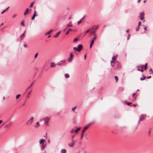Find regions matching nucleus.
I'll return each mask as SVG.
<instances>
[{
	"mask_svg": "<svg viewBox=\"0 0 153 153\" xmlns=\"http://www.w3.org/2000/svg\"><path fill=\"white\" fill-rule=\"evenodd\" d=\"M34 119L33 117H31L30 119L28 120L26 123V124L29 126L31 125Z\"/></svg>",
	"mask_w": 153,
	"mask_h": 153,
	"instance_id": "nucleus-2",
	"label": "nucleus"
},
{
	"mask_svg": "<svg viewBox=\"0 0 153 153\" xmlns=\"http://www.w3.org/2000/svg\"><path fill=\"white\" fill-rule=\"evenodd\" d=\"M53 31V30H51L48 31V32H47L46 33L45 35L48 34H49L52 31Z\"/></svg>",
	"mask_w": 153,
	"mask_h": 153,
	"instance_id": "nucleus-30",
	"label": "nucleus"
},
{
	"mask_svg": "<svg viewBox=\"0 0 153 153\" xmlns=\"http://www.w3.org/2000/svg\"><path fill=\"white\" fill-rule=\"evenodd\" d=\"M149 71H152V69L151 68H150L149 69Z\"/></svg>",
	"mask_w": 153,
	"mask_h": 153,
	"instance_id": "nucleus-51",
	"label": "nucleus"
},
{
	"mask_svg": "<svg viewBox=\"0 0 153 153\" xmlns=\"http://www.w3.org/2000/svg\"><path fill=\"white\" fill-rule=\"evenodd\" d=\"M75 144V142L74 140H71V143H69L68 146H69L71 147H73L74 146Z\"/></svg>",
	"mask_w": 153,
	"mask_h": 153,
	"instance_id": "nucleus-8",
	"label": "nucleus"
},
{
	"mask_svg": "<svg viewBox=\"0 0 153 153\" xmlns=\"http://www.w3.org/2000/svg\"><path fill=\"white\" fill-rule=\"evenodd\" d=\"M139 27L138 26H137L136 27V31H137L139 29Z\"/></svg>",
	"mask_w": 153,
	"mask_h": 153,
	"instance_id": "nucleus-42",
	"label": "nucleus"
},
{
	"mask_svg": "<svg viewBox=\"0 0 153 153\" xmlns=\"http://www.w3.org/2000/svg\"><path fill=\"white\" fill-rule=\"evenodd\" d=\"M77 40V38H75V39H74L73 40V42H75Z\"/></svg>",
	"mask_w": 153,
	"mask_h": 153,
	"instance_id": "nucleus-38",
	"label": "nucleus"
},
{
	"mask_svg": "<svg viewBox=\"0 0 153 153\" xmlns=\"http://www.w3.org/2000/svg\"><path fill=\"white\" fill-rule=\"evenodd\" d=\"M13 123V122L10 121L8 124L5 126V127L6 128H9L12 124Z\"/></svg>",
	"mask_w": 153,
	"mask_h": 153,
	"instance_id": "nucleus-12",
	"label": "nucleus"
},
{
	"mask_svg": "<svg viewBox=\"0 0 153 153\" xmlns=\"http://www.w3.org/2000/svg\"><path fill=\"white\" fill-rule=\"evenodd\" d=\"M50 64V67H54L56 66V64L54 62H51Z\"/></svg>",
	"mask_w": 153,
	"mask_h": 153,
	"instance_id": "nucleus-14",
	"label": "nucleus"
},
{
	"mask_svg": "<svg viewBox=\"0 0 153 153\" xmlns=\"http://www.w3.org/2000/svg\"><path fill=\"white\" fill-rule=\"evenodd\" d=\"M117 55H114V56H113L112 57V59L113 60H115L117 57Z\"/></svg>",
	"mask_w": 153,
	"mask_h": 153,
	"instance_id": "nucleus-22",
	"label": "nucleus"
},
{
	"mask_svg": "<svg viewBox=\"0 0 153 153\" xmlns=\"http://www.w3.org/2000/svg\"><path fill=\"white\" fill-rule=\"evenodd\" d=\"M45 141V140L44 139H42L40 140L39 141V143L40 144H41L42 143V142H44Z\"/></svg>",
	"mask_w": 153,
	"mask_h": 153,
	"instance_id": "nucleus-24",
	"label": "nucleus"
},
{
	"mask_svg": "<svg viewBox=\"0 0 153 153\" xmlns=\"http://www.w3.org/2000/svg\"><path fill=\"white\" fill-rule=\"evenodd\" d=\"M34 3V2H32L31 4H30V7H33Z\"/></svg>",
	"mask_w": 153,
	"mask_h": 153,
	"instance_id": "nucleus-36",
	"label": "nucleus"
},
{
	"mask_svg": "<svg viewBox=\"0 0 153 153\" xmlns=\"http://www.w3.org/2000/svg\"><path fill=\"white\" fill-rule=\"evenodd\" d=\"M72 30V29H69L66 32V33H65V34L67 35L68 34V33H69V31H71Z\"/></svg>",
	"mask_w": 153,
	"mask_h": 153,
	"instance_id": "nucleus-29",
	"label": "nucleus"
},
{
	"mask_svg": "<svg viewBox=\"0 0 153 153\" xmlns=\"http://www.w3.org/2000/svg\"><path fill=\"white\" fill-rule=\"evenodd\" d=\"M33 82L31 84V85L29 86L28 88H31V86L33 85Z\"/></svg>",
	"mask_w": 153,
	"mask_h": 153,
	"instance_id": "nucleus-44",
	"label": "nucleus"
},
{
	"mask_svg": "<svg viewBox=\"0 0 153 153\" xmlns=\"http://www.w3.org/2000/svg\"><path fill=\"white\" fill-rule=\"evenodd\" d=\"M99 28V26H97L95 27V31H93L91 32V34H94L95 33V32L96 31V30L98 29Z\"/></svg>",
	"mask_w": 153,
	"mask_h": 153,
	"instance_id": "nucleus-15",
	"label": "nucleus"
},
{
	"mask_svg": "<svg viewBox=\"0 0 153 153\" xmlns=\"http://www.w3.org/2000/svg\"><path fill=\"white\" fill-rule=\"evenodd\" d=\"M61 32V31H59V32H57V33L54 36V37H57L58 36L59 34Z\"/></svg>",
	"mask_w": 153,
	"mask_h": 153,
	"instance_id": "nucleus-21",
	"label": "nucleus"
},
{
	"mask_svg": "<svg viewBox=\"0 0 153 153\" xmlns=\"http://www.w3.org/2000/svg\"><path fill=\"white\" fill-rule=\"evenodd\" d=\"M147 63H146L144 65V66L147 67Z\"/></svg>",
	"mask_w": 153,
	"mask_h": 153,
	"instance_id": "nucleus-54",
	"label": "nucleus"
},
{
	"mask_svg": "<svg viewBox=\"0 0 153 153\" xmlns=\"http://www.w3.org/2000/svg\"><path fill=\"white\" fill-rule=\"evenodd\" d=\"M89 31V30L88 29V30H87V31H86L85 32V33H88Z\"/></svg>",
	"mask_w": 153,
	"mask_h": 153,
	"instance_id": "nucleus-50",
	"label": "nucleus"
},
{
	"mask_svg": "<svg viewBox=\"0 0 153 153\" xmlns=\"http://www.w3.org/2000/svg\"><path fill=\"white\" fill-rule=\"evenodd\" d=\"M78 153H86V152L83 148H82L79 149Z\"/></svg>",
	"mask_w": 153,
	"mask_h": 153,
	"instance_id": "nucleus-10",
	"label": "nucleus"
},
{
	"mask_svg": "<svg viewBox=\"0 0 153 153\" xmlns=\"http://www.w3.org/2000/svg\"><path fill=\"white\" fill-rule=\"evenodd\" d=\"M139 67H140V68H143V65H139L137 66V68H139Z\"/></svg>",
	"mask_w": 153,
	"mask_h": 153,
	"instance_id": "nucleus-33",
	"label": "nucleus"
},
{
	"mask_svg": "<svg viewBox=\"0 0 153 153\" xmlns=\"http://www.w3.org/2000/svg\"><path fill=\"white\" fill-rule=\"evenodd\" d=\"M138 68L137 69V70L138 71H140V69H139V68Z\"/></svg>",
	"mask_w": 153,
	"mask_h": 153,
	"instance_id": "nucleus-62",
	"label": "nucleus"
},
{
	"mask_svg": "<svg viewBox=\"0 0 153 153\" xmlns=\"http://www.w3.org/2000/svg\"><path fill=\"white\" fill-rule=\"evenodd\" d=\"M82 21H81V20H80L78 22V25H79V24H80L81 22H82Z\"/></svg>",
	"mask_w": 153,
	"mask_h": 153,
	"instance_id": "nucleus-47",
	"label": "nucleus"
},
{
	"mask_svg": "<svg viewBox=\"0 0 153 153\" xmlns=\"http://www.w3.org/2000/svg\"><path fill=\"white\" fill-rule=\"evenodd\" d=\"M146 27H144V30H146Z\"/></svg>",
	"mask_w": 153,
	"mask_h": 153,
	"instance_id": "nucleus-63",
	"label": "nucleus"
},
{
	"mask_svg": "<svg viewBox=\"0 0 153 153\" xmlns=\"http://www.w3.org/2000/svg\"><path fill=\"white\" fill-rule=\"evenodd\" d=\"M87 128H88V127H86L85 126L84 128L83 131H82V134H81V137H80V139H82L85 132V130H86Z\"/></svg>",
	"mask_w": 153,
	"mask_h": 153,
	"instance_id": "nucleus-5",
	"label": "nucleus"
},
{
	"mask_svg": "<svg viewBox=\"0 0 153 153\" xmlns=\"http://www.w3.org/2000/svg\"><path fill=\"white\" fill-rule=\"evenodd\" d=\"M36 125H37V126H39V122H37L36 123Z\"/></svg>",
	"mask_w": 153,
	"mask_h": 153,
	"instance_id": "nucleus-48",
	"label": "nucleus"
},
{
	"mask_svg": "<svg viewBox=\"0 0 153 153\" xmlns=\"http://www.w3.org/2000/svg\"><path fill=\"white\" fill-rule=\"evenodd\" d=\"M137 105V104H134L133 105V106L135 107L136 105Z\"/></svg>",
	"mask_w": 153,
	"mask_h": 153,
	"instance_id": "nucleus-60",
	"label": "nucleus"
},
{
	"mask_svg": "<svg viewBox=\"0 0 153 153\" xmlns=\"http://www.w3.org/2000/svg\"><path fill=\"white\" fill-rule=\"evenodd\" d=\"M140 71L141 72H142L143 71V70L142 69L140 70Z\"/></svg>",
	"mask_w": 153,
	"mask_h": 153,
	"instance_id": "nucleus-52",
	"label": "nucleus"
},
{
	"mask_svg": "<svg viewBox=\"0 0 153 153\" xmlns=\"http://www.w3.org/2000/svg\"><path fill=\"white\" fill-rule=\"evenodd\" d=\"M81 128L80 127H79L78 128H76V129L74 131V132L76 133V134H77L78 132V131Z\"/></svg>",
	"mask_w": 153,
	"mask_h": 153,
	"instance_id": "nucleus-19",
	"label": "nucleus"
},
{
	"mask_svg": "<svg viewBox=\"0 0 153 153\" xmlns=\"http://www.w3.org/2000/svg\"><path fill=\"white\" fill-rule=\"evenodd\" d=\"M77 128V127H76V126H75V127H74V128H73L71 129V133H73L74 132V130H75V128Z\"/></svg>",
	"mask_w": 153,
	"mask_h": 153,
	"instance_id": "nucleus-17",
	"label": "nucleus"
},
{
	"mask_svg": "<svg viewBox=\"0 0 153 153\" xmlns=\"http://www.w3.org/2000/svg\"><path fill=\"white\" fill-rule=\"evenodd\" d=\"M131 104V103L130 102H128L127 103V105H130V104Z\"/></svg>",
	"mask_w": 153,
	"mask_h": 153,
	"instance_id": "nucleus-57",
	"label": "nucleus"
},
{
	"mask_svg": "<svg viewBox=\"0 0 153 153\" xmlns=\"http://www.w3.org/2000/svg\"><path fill=\"white\" fill-rule=\"evenodd\" d=\"M75 136V135H73L71 136V140H74V137Z\"/></svg>",
	"mask_w": 153,
	"mask_h": 153,
	"instance_id": "nucleus-46",
	"label": "nucleus"
},
{
	"mask_svg": "<svg viewBox=\"0 0 153 153\" xmlns=\"http://www.w3.org/2000/svg\"><path fill=\"white\" fill-rule=\"evenodd\" d=\"M65 78H68L69 77V74H68L67 73H66L65 74Z\"/></svg>",
	"mask_w": 153,
	"mask_h": 153,
	"instance_id": "nucleus-28",
	"label": "nucleus"
},
{
	"mask_svg": "<svg viewBox=\"0 0 153 153\" xmlns=\"http://www.w3.org/2000/svg\"><path fill=\"white\" fill-rule=\"evenodd\" d=\"M44 120V118H42V119H41L39 121H42Z\"/></svg>",
	"mask_w": 153,
	"mask_h": 153,
	"instance_id": "nucleus-49",
	"label": "nucleus"
},
{
	"mask_svg": "<svg viewBox=\"0 0 153 153\" xmlns=\"http://www.w3.org/2000/svg\"><path fill=\"white\" fill-rule=\"evenodd\" d=\"M111 66H113L114 64V61L112 60L111 61Z\"/></svg>",
	"mask_w": 153,
	"mask_h": 153,
	"instance_id": "nucleus-31",
	"label": "nucleus"
},
{
	"mask_svg": "<svg viewBox=\"0 0 153 153\" xmlns=\"http://www.w3.org/2000/svg\"><path fill=\"white\" fill-rule=\"evenodd\" d=\"M66 150L65 149H62L61 150V153H66Z\"/></svg>",
	"mask_w": 153,
	"mask_h": 153,
	"instance_id": "nucleus-18",
	"label": "nucleus"
},
{
	"mask_svg": "<svg viewBox=\"0 0 153 153\" xmlns=\"http://www.w3.org/2000/svg\"><path fill=\"white\" fill-rule=\"evenodd\" d=\"M25 36V34H24V33H22L21 35L20 36V39L21 40L22 39V37H24Z\"/></svg>",
	"mask_w": 153,
	"mask_h": 153,
	"instance_id": "nucleus-26",
	"label": "nucleus"
},
{
	"mask_svg": "<svg viewBox=\"0 0 153 153\" xmlns=\"http://www.w3.org/2000/svg\"><path fill=\"white\" fill-rule=\"evenodd\" d=\"M29 10V9L28 8H27L26 9V11L24 12V16H25L27 14H28L30 12H28V11Z\"/></svg>",
	"mask_w": 153,
	"mask_h": 153,
	"instance_id": "nucleus-16",
	"label": "nucleus"
},
{
	"mask_svg": "<svg viewBox=\"0 0 153 153\" xmlns=\"http://www.w3.org/2000/svg\"><path fill=\"white\" fill-rule=\"evenodd\" d=\"M66 61L65 60H63L58 62L57 65L59 66H61L65 65Z\"/></svg>",
	"mask_w": 153,
	"mask_h": 153,
	"instance_id": "nucleus-3",
	"label": "nucleus"
},
{
	"mask_svg": "<svg viewBox=\"0 0 153 153\" xmlns=\"http://www.w3.org/2000/svg\"><path fill=\"white\" fill-rule=\"evenodd\" d=\"M136 94V93H133L132 94V97H133V96H134Z\"/></svg>",
	"mask_w": 153,
	"mask_h": 153,
	"instance_id": "nucleus-55",
	"label": "nucleus"
},
{
	"mask_svg": "<svg viewBox=\"0 0 153 153\" xmlns=\"http://www.w3.org/2000/svg\"><path fill=\"white\" fill-rule=\"evenodd\" d=\"M144 14L143 12L141 13L140 15V18L141 20H143V22H144L145 21V20H144Z\"/></svg>",
	"mask_w": 153,
	"mask_h": 153,
	"instance_id": "nucleus-6",
	"label": "nucleus"
},
{
	"mask_svg": "<svg viewBox=\"0 0 153 153\" xmlns=\"http://www.w3.org/2000/svg\"><path fill=\"white\" fill-rule=\"evenodd\" d=\"M130 34H128V37H127V40H128L129 38H130Z\"/></svg>",
	"mask_w": 153,
	"mask_h": 153,
	"instance_id": "nucleus-45",
	"label": "nucleus"
},
{
	"mask_svg": "<svg viewBox=\"0 0 153 153\" xmlns=\"http://www.w3.org/2000/svg\"><path fill=\"white\" fill-rule=\"evenodd\" d=\"M71 22H70L68 25V26L69 27H71L72 26V25L71 24Z\"/></svg>",
	"mask_w": 153,
	"mask_h": 153,
	"instance_id": "nucleus-39",
	"label": "nucleus"
},
{
	"mask_svg": "<svg viewBox=\"0 0 153 153\" xmlns=\"http://www.w3.org/2000/svg\"><path fill=\"white\" fill-rule=\"evenodd\" d=\"M50 118L48 117H46L44 118V124L45 126H48Z\"/></svg>",
	"mask_w": 153,
	"mask_h": 153,
	"instance_id": "nucleus-1",
	"label": "nucleus"
},
{
	"mask_svg": "<svg viewBox=\"0 0 153 153\" xmlns=\"http://www.w3.org/2000/svg\"><path fill=\"white\" fill-rule=\"evenodd\" d=\"M115 79L116 81V82H117L118 81V79L117 77L116 76H115Z\"/></svg>",
	"mask_w": 153,
	"mask_h": 153,
	"instance_id": "nucleus-41",
	"label": "nucleus"
},
{
	"mask_svg": "<svg viewBox=\"0 0 153 153\" xmlns=\"http://www.w3.org/2000/svg\"><path fill=\"white\" fill-rule=\"evenodd\" d=\"M76 108V106H75V107H73V108H72V111H73L74 112V111H75V109Z\"/></svg>",
	"mask_w": 153,
	"mask_h": 153,
	"instance_id": "nucleus-32",
	"label": "nucleus"
},
{
	"mask_svg": "<svg viewBox=\"0 0 153 153\" xmlns=\"http://www.w3.org/2000/svg\"><path fill=\"white\" fill-rule=\"evenodd\" d=\"M20 96H21V95L20 94H19L17 95L16 97V98L17 99H18Z\"/></svg>",
	"mask_w": 153,
	"mask_h": 153,
	"instance_id": "nucleus-35",
	"label": "nucleus"
},
{
	"mask_svg": "<svg viewBox=\"0 0 153 153\" xmlns=\"http://www.w3.org/2000/svg\"><path fill=\"white\" fill-rule=\"evenodd\" d=\"M31 91H30L29 92V93H28V94H30V92H31Z\"/></svg>",
	"mask_w": 153,
	"mask_h": 153,
	"instance_id": "nucleus-64",
	"label": "nucleus"
},
{
	"mask_svg": "<svg viewBox=\"0 0 153 153\" xmlns=\"http://www.w3.org/2000/svg\"><path fill=\"white\" fill-rule=\"evenodd\" d=\"M85 16H84L80 20H81V21H82V20L83 19L85 18Z\"/></svg>",
	"mask_w": 153,
	"mask_h": 153,
	"instance_id": "nucleus-56",
	"label": "nucleus"
},
{
	"mask_svg": "<svg viewBox=\"0 0 153 153\" xmlns=\"http://www.w3.org/2000/svg\"><path fill=\"white\" fill-rule=\"evenodd\" d=\"M97 38V36H95L93 38V39H92V40L91 42V43L90 45V48H91L93 44L94 43V40H95Z\"/></svg>",
	"mask_w": 153,
	"mask_h": 153,
	"instance_id": "nucleus-7",
	"label": "nucleus"
},
{
	"mask_svg": "<svg viewBox=\"0 0 153 153\" xmlns=\"http://www.w3.org/2000/svg\"><path fill=\"white\" fill-rule=\"evenodd\" d=\"M141 24V22H139L138 23V25H140Z\"/></svg>",
	"mask_w": 153,
	"mask_h": 153,
	"instance_id": "nucleus-58",
	"label": "nucleus"
},
{
	"mask_svg": "<svg viewBox=\"0 0 153 153\" xmlns=\"http://www.w3.org/2000/svg\"><path fill=\"white\" fill-rule=\"evenodd\" d=\"M21 25H22L23 26H24L25 25L24 23V21H22L21 23Z\"/></svg>",
	"mask_w": 153,
	"mask_h": 153,
	"instance_id": "nucleus-40",
	"label": "nucleus"
},
{
	"mask_svg": "<svg viewBox=\"0 0 153 153\" xmlns=\"http://www.w3.org/2000/svg\"><path fill=\"white\" fill-rule=\"evenodd\" d=\"M38 55V53H36V54L35 55L34 58H36V57H37Z\"/></svg>",
	"mask_w": 153,
	"mask_h": 153,
	"instance_id": "nucleus-43",
	"label": "nucleus"
},
{
	"mask_svg": "<svg viewBox=\"0 0 153 153\" xmlns=\"http://www.w3.org/2000/svg\"><path fill=\"white\" fill-rule=\"evenodd\" d=\"M145 118L144 115L143 114H141L140 116H139V120L138 123V125L139 124L140 122L143 120Z\"/></svg>",
	"mask_w": 153,
	"mask_h": 153,
	"instance_id": "nucleus-4",
	"label": "nucleus"
},
{
	"mask_svg": "<svg viewBox=\"0 0 153 153\" xmlns=\"http://www.w3.org/2000/svg\"><path fill=\"white\" fill-rule=\"evenodd\" d=\"M46 143L44 144V143H42L41 146V148L42 149V150H43L46 147Z\"/></svg>",
	"mask_w": 153,
	"mask_h": 153,
	"instance_id": "nucleus-13",
	"label": "nucleus"
},
{
	"mask_svg": "<svg viewBox=\"0 0 153 153\" xmlns=\"http://www.w3.org/2000/svg\"><path fill=\"white\" fill-rule=\"evenodd\" d=\"M16 16V15L15 14H13V15L12 16V18H15Z\"/></svg>",
	"mask_w": 153,
	"mask_h": 153,
	"instance_id": "nucleus-37",
	"label": "nucleus"
},
{
	"mask_svg": "<svg viewBox=\"0 0 153 153\" xmlns=\"http://www.w3.org/2000/svg\"><path fill=\"white\" fill-rule=\"evenodd\" d=\"M82 48V46L81 44H79L78 46V51L79 52H80Z\"/></svg>",
	"mask_w": 153,
	"mask_h": 153,
	"instance_id": "nucleus-9",
	"label": "nucleus"
},
{
	"mask_svg": "<svg viewBox=\"0 0 153 153\" xmlns=\"http://www.w3.org/2000/svg\"><path fill=\"white\" fill-rule=\"evenodd\" d=\"M73 56V54L72 53H71L70 54V57L68 59V62H70L72 61V58Z\"/></svg>",
	"mask_w": 153,
	"mask_h": 153,
	"instance_id": "nucleus-11",
	"label": "nucleus"
},
{
	"mask_svg": "<svg viewBox=\"0 0 153 153\" xmlns=\"http://www.w3.org/2000/svg\"><path fill=\"white\" fill-rule=\"evenodd\" d=\"M95 123L94 121H93L90 123L88 125L85 126L86 127H88V128L89 127L90 125H92L94 123Z\"/></svg>",
	"mask_w": 153,
	"mask_h": 153,
	"instance_id": "nucleus-20",
	"label": "nucleus"
},
{
	"mask_svg": "<svg viewBox=\"0 0 153 153\" xmlns=\"http://www.w3.org/2000/svg\"><path fill=\"white\" fill-rule=\"evenodd\" d=\"M73 50L74 51H78V49L76 47H74L73 48Z\"/></svg>",
	"mask_w": 153,
	"mask_h": 153,
	"instance_id": "nucleus-34",
	"label": "nucleus"
},
{
	"mask_svg": "<svg viewBox=\"0 0 153 153\" xmlns=\"http://www.w3.org/2000/svg\"><path fill=\"white\" fill-rule=\"evenodd\" d=\"M37 16V15H36V14H34L33 15V16L31 18V19L32 20H34L35 16Z\"/></svg>",
	"mask_w": 153,
	"mask_h": 153,
	"instance_id": "nucleus-27",
	"label": "nucleus"
},
{
	"mask_svg": "<svg viewBox=\"0 0 153 153\" xmlns=\"http://www.w3.org/2000/svg\"><path fill=\"white\" fill-rule=\"evenodd\" d=\"M151 76H147V79H149V78H151Z\"/></svg>",
	"mask_w": 153,
	"mask_h": 153,
	"instance_id": "nucleus-53",
	"label": "nucleus"
},
{
	"mask_svg": "<svg viewBox=\"0 0 153 153\" xmlns=\"http://www.w3.org/2000/svg\"><path fill=\"white\" fill-rule=\"evenodd\" d=\"M147 67L144 66V70H146L147 69Z\"/></svg>",
	"mask_w": 153,
	"mask_h": 153,
	"instance_id": "nucleus-61",
	"label": "nucleus"
},
{
	"mask_svg": "<svg viewBox=\"0 0 153 153\" xmlns=\"http://www.w3.org/2000/svg\"><path fill=\"white\" fill-rule=\"evenodd\" d=\"M9 8V7H7L5 10H3V11H2L1 12V14H3V13H4Z\"/></svg>",
	"mask_w": 153,
	"mask_h": 153,
	"instance_id": "nucleus-23",
	"label": "nucleus"
},
{
	"mask_svg": "<svg viewBox=\"0 0 153 153\" xmlns=\"http://www.w3.org/2000/svg\"><path fill=\"white\" fill-rule=\"evenodd\" d=\"M27 46V45H26V44H25L24 45V47L25 48Z\"/></svg>",
	"mask_w": 153,
	"mask_h": 153,
	"instance_id": "nucleus-59",
	"label": "nucleus"
},
{
	"mask_svg": "<svg viewBox=\"0 0 153 153\" xmlns=\"http://www.w3.org/2000/svg\"><path fill=\"white\" fill-rule=\"evenodd\" d=\"M143 77H141L140 78V80L142 81L144 80L146 78V77L145 76H144L143 75Z\"/></svg>",
	"mask_w": 153,
	"mask_h": 153,
	"instance_id": "nucleus-25",
	"label": "nucleus"
}]
</instances>
